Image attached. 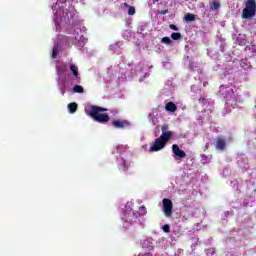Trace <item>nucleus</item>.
<instances>
[{
	"instance_id": "obj_1",
	"label": "nucleus",
	"mask_w": 256,
	"mask_h": 256,
	"mask_svg": "<svg viewBox=\"0 0 256 256\" xmlns=\"http://www.w3.org/2000/svg\"><path fill=\"white\" fill-rule=\"evenodd\" d=\"M122 219L124 221V227L127 228L130 225H135V223H138L139 213L133 211L131 206H125Z\"/></svg>"
},
{
	"instance_id": "obj_2",
	"label": "nucleus",
	"mask_w": 256,
	"mask_h": 256,
	"mask_svg": "<svg viewBox=\"0 0 256 256\" xmlns=\"http://www.w3.org/2000/svg\"><path fill=\"white\" fill-rule=\"evenodd\" d=\"M107 111V108L99 107V106H91V111L89 113L90 117L94 119V121H97V123H108L109 121V115L108 114H100L105 113Z\"/></svg>"
},
{
	"instance_id": "obj_3",
	"label": "nucleus",
	"mask_w": 256,
	"mask_h": 256,
	"mask_svg": "<svg viewBox=\"0 0 256 256\" xmlns=\"http://www.w3.org/2000/svg\"><path fill=\"white\" fill-rule=\"evenodd\" d=\"M256 14L255 0H247L245 8L242 10V19H253Z\"/></svg>"
},
{
	"instance_id": "obj_4",
	"label": "nucleus",
	"mask_w": 256,
	"mask_h": 256,
	"mask_svg": "<svg viewBox=\"0 0 256 256\" xmlns=\"http://www.w3.org/2000/svg\"><path fill=\"white\" fill-rule=\"evenodd\" d=\"M224 98L226 99V104L228 107H233L235 109L237 105V98L235 97V92L232 88L227 87L224 91Z\"/></svg>"
},
{
	"instance_id": "obj_5",
	"label": "nucleus",
	"mask_w": 256,
	"mask_h": 256,
	"mask_svg": "<svg viewBox=\"0 0 256 256\" xmlns=\"http://www.w3.org/2000/svg\"><path fill=\"white\" fill-rule=\"evenodd\" d=\"M162 205H163L162 210L165 217L167 218L173 217V201H171V199L169 198H164L162 200Z\"/></svg>"
},
{
	"instance_id": "obj_6",
	"label": "nucleus",
	"mask_w": 256,
	"mask_h": 256,
	"mask_svg": "<svg viewBox=\"0 0 256 256\" xmlns=\"http://www.w3.org/2000/svg\"><path fill=\"white\" fill-rule=\"evenodd\" d=\"M162 134L160 135V139L167 144L171 140V137H173V132L169 131V124H164L161 127Z\"/></svg>"
},
{
	"instance_id": "obj_7",
	"label": "nucleus",
	"mask_w": 256,
	"mask_h": 256,
	"mask_svg": "<svg viewBox=\"0 0 256 256\" xmlns=\"http://www.w3.org/2000/svg\"><path fill=\"white\" fill-rule=\"evenodd\" d=\"M165 145H167L166 143H164L161 138H157L154 141V144L150 147V152L151 153H155L157 151H161V149L165 148Z\"/></svg>"
},
{
	"instance_id": "obj_8",
	"label": "nucleus",
	"mask_w": 256,
	"mask_h": 256,
	"mask_svg": "<svg viewBox=\"0 0 256 256\" xmlns=\"http://www.w3.org/2000/svg\"><path fill=\"white\" fill-rule=\"evenodd\" d=\"M172 152L176 156L175 159H185L187 157V154L185 153V151L181 150L179 148V145L177 144H174L172 146Z\"/></svg>"
},
{
	"instance_id": "obj_9",
	"label": "nucleus",
	"mask_w": 256,
	"mask_h": 256,
	"mask_svg": "<svg viewBox=\"0 0 256 256\" xmlns=\"http://www.w3.org/2000/svg\"><path fill=\"white\" fill-rule=\"evenodd\" d=\"M112 125H113L116 129H125V127H128L129 122H128L127 120H125V121L113 120V121H112Z\"/></svg>"
},
{
	"instance_id": "obj_10",
	"label": "nucleus",
	"mask_w": 256,
	"mask_h": 256,
	"mask_svg": "<svg viewBox=\"0 0 256 256\" xmlns=\"http://www.w3.org/2000/svg\"><path fill=\"white\" fill-rule=\"evenodd\" d=\"M225 147H227V143L225 142V139L218 138L216 141V149L219 151H224Z\"/></svg>"
},
{
	"instance_id": "obj_11",
	"label": "nucleus",
	"mask_w": 256,
	"mask_h": 256,
	"mask_svg": "<svg viewBox=\"0 0 256 256\" xmlns=\"http://www.w3.org/2000/svg\"><path fill=\"white\" fill-rule=\"evenodd\" d=\"M165 109L168 111V113H175V111H177V105L173 102H168Z\"/></svg>"
},
{
	"instance_id": "obj_12",
	"label": "nucleus",
	"mask_w": 256,
	"mask_h": 256,
	"mask_svg": "<svg viewBox=\"0 0 256 256\" xmlns=\"http://www.w3.org/2000/svg\"><path fill=\"white\" fill-rule=\"evenodd\" d=\"M209 5L211 11H219L221 9V4L217 1L210 2Z\"/></svg>"
},
{
	"instance_id": "obj_13",
	"label": "nucleus",
	"mask_w": 256,
	"mask_h": 256,
	"mask_svg": "<svg viewBox=\"0 0 256 256\" xmlns=\"http://www.w3.org/2000/svg\"><path fill=\"white\" fill-rule=\"evenodd\" d=\"M70 71H72L74 77L77 79L79 77V68L75 64H70Z\"/></svg>"
},
{
	"instance_id": "obj_14",
	"label": "nucleus",
	"mask_w": 256,
	"mask_h": 256,
	"mask_svg": "<svg viewBox=\"0 0 256 256\" xmlns=\"http://www.w3.org/2000/svg\"><path fill=\"white\" fill-rule=\"evenodd\" d=\"M77 107H78L77 103L75 102L69 103L68 104L69 113H76Z\"/></svg>"
},
{
	"instance_id": "obj_15",
	"label": "nucleus",
	"mask_w": 256,
	"mask_h": 256,
	"mask_svg": "<svg viewBox=\"0 0 256 256\" xmlns=\"http://www.w3.org/2000/svg\"><path fill=\"white\" fill-rule=\"evenodd\" d=\"M120 169H122V171H127V169H129V166L127 165V162L125 161L124 158H120Z\"/></svg>"
},
{
	"instance_id": "obj_16",
	"label": "nucleus",
	"mask_w": 256,
	"mask_h": 256,
	"mask_svg": "<svg viewBox=\"0 0 256 256\" xmlns=\"http://www.w3.org/2000/svg\"><path fill=\"white\" fill-rule=\"evenodd\" d=\"M57 55H59V44L54 45L52 50V59H57Z\"/></svg>"
},
{
	"instance_id": "obj_17",
	"label": "nucleus",
	"mask_w": 256,
	"mask_h": 256,
	"mask_svg": "<svg viewBox=\"0 0 256 256\" xmlns=\"http://www.w3.org/2000/svg\"><path fill=\"white\" fill-rule=\"evenodd\" d=\"M185 21H187V23L195 21V14L187 13L185 15Z\"/></svg>"
},
{
	"instance_id": "obj_18",
	"label": "nucleus",
	"mask_w": 256,
	"mask_h": 256,
	"mask_svg": "<svg viewBox=\"0 0 256 256\" xmlns=\"http://www.w3.org/2000/svg\"><path fill=\"white\" fill-rule=\"evenodd\" d=\"M181 33L179 32H174L171 34V39H173L174 41H179V39H181Z\"/></svg>"
},
{
	"instance_id": "obj_19",
	"label": "nucleus",
	"mask_w": 256,
	"mask_h": 256,
	"mask_svg": "<svg viewBox=\"0 0 256 256\" xmlns=\"http://www.w3.org/2000/svg\"><path fill=\"white\" fill-rule=\"evenodd\" d=\"M73 91H74V93H83L84 89H83V86H81V85H75L73 87Z\"/></svg>"
},
{
	"instance_id": "obj_20",
	"label": "nucleus",
	"mask_w": 256,
	"mask_h": 256,
	"mask_svg": "<svg viewBox=\"0 0 256 256\" xmlns=\"http://www.w3.org/2000/svg\"><path fill=\"white\" fill-rule=\"evenodd\" d=\"M161 43H164V45H171L172 41H171V38L169 37H163L161 39Z\"/></svg>"
},
{
	"instance_id": "obj_21",
	"label": "nucleus",
	"mask_w": 256,
	"mask_h": 256,
	"mask_svg": "<svg viewBox=\"0 0 256 256\" xmlns=\"http://www.w3.org/2000/svg\"><path fill=\"white\" fill-rule=\"evenodd\" d=\"M147 213V208L145 206H141L139 208V213L138 215H145Z\"/></svg>"
},
{
	"instance_id": "obj_22",
	"label": "nucleus",
	"mask_w": 256,
	"mask_h": 256,
	"mask_svg": "<svg viewBox=\"0 0 256 256\" xmlns=\"http://www.w3.org/2000/svg\"><path fill=\"white\" fill-rule=\"evenodd\" d=\"M163 231L164 233H169L171 231V226H169V224H165L163 226Z\"/></svg>"
},
{
	"instance_id": "obj_23",
	"label": "nucleus",
	"mask_w": 256,
	"mask_h": 256,
	"mask_svg": "<svg viewBox=\"0 0 256 256\" xmlns=\"http://www.w3.org/2000/svg\"><path fill=\"white\" fill-rule=\"evenodd\" d=\"M128 15H135V7L130 6L128 8Z\"/></svg>"
},
{
	"instance_id": "obj_24",
	"label": "nucleus",
	"mask_w": 256,
	"mask_h": 256,
	"mask_svg": "<svg viewBox=\"0 0 256 256\" xmlns=\"http://www.w3.org/2000/svg\"><path fill=\"white\" fill-rule=\"evenodd\" d=\"M169 28L172 29V31H179V28L175 26V24H170Z\"/></svg>"
},
{
	"instance_id": "obj_25",
	"label": "nucleus",
	"mask_w": 256,
	"mask_h": 256,
	"mask_svg": "<svg viewBox=\"0 0 256 256\" xmlns=\"http://www.w3.org/2000/svg\"><path fill=\"white\" fill-rule=\"evenodd\" d=\"M65 71H67V66H60L59 73H65Z\"/></svg>"
},
{
	"instance_id": "obj_26",
	"label": "nucleus",
	"mask_w": 256,
	"mask_h": 256,
	"mask_svg": "<svg viewBox=\"0 0 256 256\" xmlns=\"http://www.w3.org/2000/svg\"><path fill=\"white\" fill-rule=\"evenodd\" d=\"M169 13V10H161L160 15H167Z\"/></svg>"
},
{
	"instance_id": "obj_27",
	"label": "nucleus",
	"mask_w": 256,
	"mask_h": 256,
	"mask_svg": "<svg viewBox=\"0 0 256 256\" xmlns=\"http://www.w3.org/2000/svg\"><path fill=\"white\" fill-rule=\"evenodd\" d=\"M123 6H124V7H128V8L131 7L127 2H124V3H123Z\"/></svg>"
},
{
	"instance_id": "obj_28",
	"label": "nucleus",
	"mask_w": 256,
	"mask_h": 256,
	"mask_svg": "<svg viewBox=\"0 0 256 256\" xmlns=\"http://www.w3.org/2000/svg\"><path fill=\"white\" fill-rule=\"evenodd\" d=\"M205 148H206V149H209V143H206V144H205Z\"/></svg>"
},
{
	"instance_id": "obj_29",
	"label": "nucleus",
	"mask_w": 256,
	"mask_h": 256,
	"mask_svg": "<svg viewBox=\"0 0 256 256\" xmlns=\"http://www.w3.org/2000/svg\"><path fill=\"white\" fill-rule=\"evenodd\" d=\"M62 95H65V91H62Z\"/></svg>"
}]
</instances>
